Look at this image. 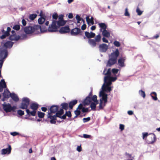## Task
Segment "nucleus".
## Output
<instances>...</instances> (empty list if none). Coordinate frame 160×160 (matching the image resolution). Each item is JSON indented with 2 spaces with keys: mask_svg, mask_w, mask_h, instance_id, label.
Masks as SVG:
<instances>
[{
  "mask_svg": "<svg viewBox=\"0 0 160 160\" xmlns=\"http://www.w3.org/2000/svg\"><path fill=\"white\" fill-rule=\"evenodd\" d=\"M45 114L44 112L38 111V117L40 118H43Z\"/></svg>",
  "mask_w": 160,
  "mask_h": 160,
  "instance_id": "nucleus-39",
  "label": "nucleus"
},
{
  "mask_svg": "<svg viewBox=\"0 0 160 160\" xmlns=\"http://www.w3.org/2000/svg\"><path fill=\"white\" fill-rule=\"evenodd\" d=\"M126 58L125 57H121L119 58L118 60V64L121 67H124L125 66L124 62Z\"/></svg>",
  "mask_w": 160,
  "mask_h": 160,
  "instance_id": "nucleus-17",
  "label": "nucleus"
},
{
  "mask_svg": "<svg viewBox=\"0 0 160 160\" xmlns=\"http://www.w3.org/2000/svg\"><path fill=\"white\" fill-rule=\"evenodd\" d=\"M2 32L3 34L0 36V38L1 39L5 38L6 37L9 36L8 34V33L5 32V30H2Z\"/></svg>",
  "mask_w": 160,
  "mask_h": 160,
  "instance_id": "nucleus-34",
  "label": "nucleus"
},
{
  "mask_svg": "<svg viewBox=\"0 0 160 160\" xmlns=\"http://www.w3.org/2000/svg\"><path fill=\"white\" fill-rule=\"evenodd\" d=\"M30 100L29 99L26 97L22 99V102L19 108L22 109H27Z\"/></svg>",
  "mask_w": 160,
  "mask_h": 160,
  "instance_id": "nucleus-8",
  "label": "nucleus"
},
{
  "mask_svg": "<svg viewBox=\"0 0 160 160\" xmlns=\"http://www.w3.org/2000/svg\"><path fill=\"white\" fill-rule=\"evenodd\" d=\"M86 20L88 24H89L90 23L92 25H93L94 23V18L93 17H92L90 19L89 16H87L86 17Z\"/></svg>",
  "mask_w": 160,
  "mask_h": 160,
  "instance_id": "nucleus-26",
  "label": "nucleus"
},
{
  "mask_svg": "<svg viewBox=\"0 0 160 160\" xmlns=\"http://www.w3.org/2000/svg\"><path fill=\"white\" fill-rule=\"evenodd\" d=\"M20 38V37L19 35H12L10 36L9 38L11 41H18Z\"/></svg>",
  "mask_w": 160,
  "mask_h": 160,
  "instance_id": "nucleus-20",
  "label": "nucleus"
},
{
  "mask_svg": "<svg viewBox=\"0 0 160 160\" xmlns=\"http://www.w3.org/2000/svg\"><path fill=\"white\" fill-rule=\"evenodd\" d=\"M97 100V96L96 95H93L91 98V101L92 100L93 102L96 101Z\"/></svg>",
  "mask_w": 160,
  "mask_h": 160,
  "instance_id": "nucleus-52",
  "label": "nucleus"
},
{
  "mask_svg": "<svg viewBox=\"0 0 160 160\" xmlns=\"http://www.w3.org/2000/svg\"><path fill=\"white\" fill-rule=\"evenodd\" d=\"M59 109V106L56 105H53L50 108L49 110L50 112L48 113H51V115H52L53 113H55L58 111Z\"/></svg>",
  "mask_w": 160,
  "mask_h": 160,
  "instance_id": "nucleus-15",
  "label": "nucleus"
},
{
  "mask_svg": "<svg viewBox=\"0 0 160 160\" xmlns=\"http://www.w3.org/2000/svg\"><path fill=\"white\" fill-rule=\"evenodd\" d=\"M119 55V52L118 49H116L114 52L111 53L109 56L107 66L110 67L115 64L117 62V58Z\"/></svg>",
  "mask_w": 160,
  "mask_h": 160,
  "instance_id": "nucleus-2",
  "label": "nucleus"
},
{
  "mask_svg": "<svg viewBox=\"0 0 160 160\" xmlns=\"http://www.w3.org/2000/svg\"><path fill=\"white\" fill-rule=\"evenodd\" d=\"M98 48L100 52H105L108 49V46L106 44L102 43L99 45Z\"/></svg>",
  "mask_w": 160,
  "mask_h": 160,
  "instance_id": "nucleus-12",
  "label": "nucleus"
},
{
  "mask_svg": "<svg viewBox=\"0 0 160 160\" xmlns=\"http://www.w3.org/2000/svg\"><path fill=\"white\" fill-rule=\"evenodd\" d=\"M106 69H105L104 70L103 72V74H104V75H106L105 77H110L111 76V74L110 69L109 68L108 70L107 71V72L106 73L105 72H106Z\"/></svg>",
  "mask_w": 160,
  "mask_h": 160,
  "instance_id": "nucleus-33",
  "label": "nucleus"
},
{
  "mask_svg": "<svg viewBox=\"0 0 160 160\" xmlns=\"http://www.w3.org/2000/svg\"><path fill=\"white\" fill-rule=\"evenodd\" d=\"M82 33L80 29L77 28L72 29L70 31L71 35L72 36H77L79 34L82 35Z\"/></svg>",
  "mask_w": 160,
  "mask_h": 160,
  "instance_id": "nucleus-10",
  "label": "nucleus"
},
{
  "mask_svg": "<svg viewBox=\"0 0 160 160\" xmlns=\"http://www.w3.org/2000/svg\"><path fill=\"white\" fill-rule=\"evenodd\" d=\"M66 116L69 118H71L72 116V114L70 111H66L65 114L62 116V119H65L66 118Z\"/></svg>",
  "mask_w": 160,
  "mask_h": 160,
  "instance_id": "nucleus-31",
  "label": "nucleus"
},
{
  "mask_svg": "<svg viewBox=\"0 0 160 160\" xmlns=\"http://www.w3.org/2000/svg\"><path fill=\"white\" fill-rule=\"evenodd\" d=\"M3 108L6 112H11V111L15 112L16 108L15 106L12 107L9 103L8 104H2Z\"/></svg>",
  "mask_w": 160,
  "mask_h": 160,
  "instance_id": "nucleus-6",
  "label": "nucleus"
},
{
  "mask_svg": "<svg viewBox=\"0 0 160 160\" xmlns=\"http://www.w3.org/2000/svg\"><path fill=\"white\" fill-rule=\"evenodd\" d=\"M0 85L2 86L4 88H6L7 87L6 82L4 79L1 80L0 82Z\"/></svg>",
  "mask_w": 160,
  "mask_h": 160,
  "instance_id": "nucleus-37",
  "label": "nucleus"
},
{
  "mask_svg": "<svg viewBox=\"0 0 160 160\" xmlns=\"http://www.w3.org/2000/svg\"><path fill=\"white\" fill-rule=\"evenodd\" d=\"M26 112L28 115L29 116H34L36 115V111L34 110H33L32 111L30 112L28 109H26Z\"/></svg>",
  "mask_w": 160,
  "mask_h": 160,
  "instance_id": "nucleus-25",
  "label": "nucleus"
},
{
  "mask_svg": "<svg viewBox=\"0 0 160 160\" xmlns=\"http://www.w3.org/2000/svg\"><path fill=\"white\" fill-rule=\"evenodd\" d=\"M102 40L103 42L106 43L108 42V40L105 37H103L102 38Z\"/></svg>",
  "mask_w": 160,
  "mask_h": 160,
  "instance_id": "nucleus-64",
  "label": "nucleus"
},
{
  "mask_svg": "<svg viewBox=\"0 0 160 160\" xmlns=\"http://www.w3.org/2000/svg\"><path fill=\"white\" fill-rule=\"evenodd\" d=\"M128 10V9L127 8H126L125 9L124 15L126 16L130 17V15Z\"/></svg>",
  "mask_w": 160,
  "mask_h": 160,
  "instance_id": "nucleus-45",
  "label": "nucleus"
},
{
  "mask_svg": "<svg viewBox=\"0 0 160 160\" xmlns=\"http://www.w3.org/2000/svg\"><path fill=\"white\" fill-rule=\"evenodd\" d=\"M113 44L115 46L117 47H119L120 46V42H119L116 41H115L113 42Z\"/></svg>",
  "mask_w": 160,
  "mask_h": 160,
  "instance_id": "nucleus-47",
  "label": "nucleus"
},
{
  "mask_svg": "<svg viewBox=\"0 0 160 160\" xmlns=\"http://www.w3.org/2000/svg\"><path fill=\"white\" fill-rule=\"evenodd\" d=\"M8 55V52L6 50L5 51L4 57L2 58V59L4 60V59H5L7 57Z\"/></svg>",
  "mask_w": 160,
  "mask_h": 160,
  "instance_id": "nucleus-55",
  "label": "nucleus"
},
{
  "mask_svg": "<svg viewBox=\"0 0 160 160\" xmlns=\"http://www.w3.org/2000/svg\"><path fill=\"white\" fill-rule=\"evenodd\" d=\"M101 39V36L100 34H98L96 36L94 39H89L88 43L91 46L95 47L97 45V42L99 43L100 42Z\"/></svg>",
  "mask_w": 160,
  "mask_h": 160,
  "instance_id": "nucleus-5",
  "label": "nucleus"
},
{
  "mask_svg": "<svg viewBox=\"0 0 160 160\" xmlns=\"http://www.w3.org/2000/svg\"><path fill=\"white\" fill-rule=\"evenodd\" d=\"M100 96L102 97V98L100 100L99 105V110H101L103 109L108 102V95L103 91H101L100 92Z\"/></svg>",
  "mask_w": 160,
  "mask_h": 160,
  "instance_id": "nucleus-3",
  "label": "nucleus"
},
{
  "mask_svg": "<svg viewBox=\"0 0 160 160\" xmlns=\"http://www.w3.org/2000/svg\"><path fill=\"white\" fill-rule=\"evenodd\" d=\"M4 61V60L3 59L0 60V69L2 67Z\"/></svg>",
  "mask_w": 160,
  "mask_h": 160,
  "instance_id": "nucleus-57",
  "label": "nucleus"
},
{
  "mask_svg": "<svg viewBox=\"0 0 160 160\" xmlns=\"http://www.w3.org/2000/svg\"><path fill=\"white\" fill-rule=\"evenodd\" d=\"M85 36L89 39L93 38L95 36V34L92 32H90L89 33V32L86 31L85 32Z\"/></svg>",
  "mask_w": 160,
  "mask_h": 160,
  "instance_id": "nucleus-18",
  "label": "nucleus"
},
{
  "mask_svg": "<svg viewBox=\"0 0 160 160\" xmlns=\"http://www.w3.org/2000/svg\"><path fill=\"white\" fill-rule=\"evenodd\" d=\"M55 113V114L53 115H51V113H48L47 114L48 118L50 119L49 122L51 124H56L57 117L62 119V114H61V113H60L58 111Z\"/></svg>",
  "mask_w": 160,
  "mask_h": 160,
  "instance_id": "nucleus-4",
  "label": "nucleus"
},
{
  "mask_svg": "<svg viewBox=\"0 0 160 160\" xmlns=\"http://www.w3.org/2000/svg\"><path fill=\"white\" fill-rule=\"evenodd\" d=\"M38 104L37 103H32L30 105V108L33 110L36 111L38 108Z\"/></svg>",
  "mask_w": 160,
  "mask_h": 160,
  "instance_id": "nucleus-22",
  "label": "nucleus"
},
{
  "mask_svg": "<svg viewBox=\"0 0 160 160\" xmlns=\"http://www.w3.org/2000/svg\"><path fill=\"white\" fill-rule=\"evenodd\" d=\"M91 98L89 96H87L83 102L84 105H89L91 102Z\"/></svg>",
  "mask_w": 160,
  "mask_h": 160,
  "instance_id": "nucleus-21",
  "label": "nucleus"
},
{
  "mask_svg": "<svg viewBox=\"0 0 160 160\" xmlns=\"http://www.w3.org/2000/svg\"><path fill=\"white\" fill-rule=\"evenodd\" d=\"M10 134L12 135L13 136H17L18 134H19V133L17 132H11Z\"/></svg>",
  "mask_w": 160,
  "mask_h": 160,
  "instance_id": "nucleus-53",
  "label": "nucleus"
},
{
  "mask_svg": "<svg viewBox=\"0 0 160 160\" xmlns=\"http://www.w3.org/2000/svg\"><path fill=\"white\" fill-rule=\"evenodd\" d=\"M13 42L11 41H7L4 43V46L8 48H11L13 45Z\"/></svg>",
  "mask_w": 160,
  "mask_h": 160,
  "instance_id": "nucleus-30",
  "label": "nucleus"
},
{
  "mask_svg": "<svg viewBox=\"0 0 160 160\" xmlns=\"http://www.w3.org/2000/svg\"><path fill=\"white\" fill-rule=\"evenodd\" d=\"M42 28H43L40 25H34L33 26H29L25 27L24 28V31L27 34H31L38 30H40L41 32L46 30L45 27H44L43 29H42Z\"/></svg>",
  "mask_w": 160,
  "mask_h": 160,
  "instance_id": "nucleus-1",
  "label": "nucleus"
},
{
  "mask_svg": "<svg viewBox=\"0 0 160 160\" xmlns=\"http://www.w3.org/2000/svg\"><path fill=\"white\" fill-rule=\"evenodd\" d=\"M78 102V100L75 99L70 102L68 104L69 107L70 109H72L73 107Z\"/></svg>",
  "mask_w": 160,
  "mask_h": 160,
  "instance_id": "nucleus-19",
  "label": "nucleus"
},
{
  "mask_svg": "<svg viewBox=\"0 0 160 160\" xmlns=\"http://www.w3.org/2000/svg\"><path fill=\"white\" fill-rule=\"evenodd\" d=\"M90 107L92 110H96V104L94 102H91L90 104Z\"/></svg>",
  "mask_w": 160,
  "mask_h": 160,
  "instance_id": "nucleus-40",
  "label": "nucleus"
},
{
  "mask_svg": "<svg viewBox=\"0 0 160 160\" xmlns=\"http://www.w3.org/2000/svg\"><path fill=\"white\" fill-rule=\"evenodd\" d=\"M11 30V28L10 27H8L7 28V31H5V32L6 33H8V34L9 35V34H10L9 32H10Z\"/></svg>",
  "mask_w": 160,
  "mask_h": 160,
  "instance_id": "nucleus-59",
  "label": "nucleus"
},
{
  "mask_svg": "<svg viewBox=\"0 0 160 160\" xmlns=\"http://www.w3.org/2000/svg\"><path fill=\"white\" fill-rule=\"evenodd\" d=\"M52 17L53 19H55V20L56 21L58 18V16L57 13H55L53 14Z\"/></svg>",
  "mask_w": 160,
  "mask_h": 160,
  "instance_id": "nucleus-48",
  "label": "nucleus"
},
{
  "mask_svg": "<svg viewBox=\"0 0 160 160\" xmlns=\"http://www.w3.org/2000/svg\"><path fill=\"white\" fill-rule=\"evenodd\" d=\"M10 97L15 102H18L19 101V99L18 96L14 93H10Z\"/></svg>",
  "mask_w": 160,
  "mask_h": 160,
  "instance_id": "nucleus-24",
  "label": "nucleus"
},
{
  "mask_svg": "<svg viewBox=\"0 0 160 160\" xmlns=\"http://www.w3.org/2000/svg\"><path fill=\"white\" fill-rule=\"evenodd\" d=\"M151 95L153 99L154 100L156 101L158 100L157 98V93L155 92H152L151 93Z\"/></svg>",
  "mask_w": 160,
  "mask_h": 160,
  "instance_id": "nucleus-35",
  "label": "nucleus"
},
{
  "mask_svg": "<svg viewBox=\"0 0 160 160\" xmlns=\"http://www.w3.org/2000/svg\"><path fill=\"white\" fill-rule=\"evenodd\" d=\"M102 35L107 38H109L110 37V33L106 29L103 30L102 31Z\"/></svg>",
  "mask_w": 160,
  "mask_h": 160,
  "instance_id": "nucleus-28",
  "label": "nucleus"
},
{
  "mask_svg": "<svg viewBox=\"0 0 160 160\" xmlns=\"http://www.w3.org/2000/svg\"><path fill=\"white\" fill-rule=\"evenodd\" d=\"M136 12L137 13L138 15L140 16L141 15L142 13V12L141 11L138 7L136 9Z\"/></svg>",
  "mask_w": 160,
  "mask_h": 160,
  "instance_id": "nucleus-44",
  "label": "nucleus"
},
{
  "mask_svg": "<svg viewBox=\"0 0 160 160\" xmlns=\"http://www.w3.org/2000/svg\"><path fill=\"white\" fill-rule=\"evenodd\" d=\"M157 138L155 135L154 134H151L147 139V141L149 144H153L156 142Z\"/></svg>",
  "mask_w": 160,
  "mask_h": 160,
  "instance_id": "nucleus-9",
  "label": "nucleus"
},
{
  "mask_svg": "<svg viewBox=\"0 0 160 160\" xmlns=\"http://www.w3.org/2000/svg\"><path fill=\"white\" fill-rule=\"evenodd\" d=\"M111 85H109L108 82H104V83L103 84L102 88V91H108L109 92H110L111 90V87L109 86Z\"/></svg>",
  "mask_w": 160,
  "mask_h": 160,
  "instance_id": "nucleus-13",
  "label": "nucleus"
},
{
  "mask_svg": "<svg viewBox=\"0 0 160 160\" xmlns=\"http://www.w3.org/2000/svg\"><path fill=\"white\" fill-rule=\"evenodd\" d=\"M119 128L121 131H122L124 129V125L122 124L120 125Z\"/></svg>",
  "mask_w": 160,
  "mask_h": 160,
  "instance_id": "nucleus-60",
  "label": "nucleus"
},
{
  "mask_svg": "<svg viewBox=\"0 0 160 160\" xmlns=\"http://www.w3.org/2000/svg\"><path fill=\"white\" fill-rule=\"evenodd\" d=\"M91 120V118L90 117H88L87 118H84L82 120L83 122H88Z\"/></svg>",
  "mask_w": 160,
  "mask_h": 160,
  "instance_id": "nucleus-46",
  "label": "nucleus"
},
{
  "mask_svg": "<svg viewBox=\"0 0 160 160\" xmlns=\"http://www.w3.org/2000/svg\"><path fill=\"white\" fill-rule=\"evenodd\" d=\"M139 94L143 98H145L146 95L145 92L142 90H140L139 91Z\"/></svg>",
  "mask_w": 160,
  "mask_h": 160,
  "instance_id": "nucleus-41",
  "label": "nucleus"
},
{
  "mask_svg": "<svg viewBox=\"0 0 160 160\" xmlns=\"http://www.w3.org/2000/svg\"><path fill=\"white\" fill-rule=\"evenodd\" d=\"M45 17H41L38 19V22L39 24H42L45 22Z\"/></svg>",
  "mask_w": 160,
  "mask_h": 160,
  "instance_id": "nucleus-36",
  "label": "nucleus"
},
{
  "mask_svg": "<svg viewBox=\"0 0 160 160\" xmlns=\"http://www.w3.org/2000/svg\"><path fill=\"white\" fill-rule=\"evenodd\" d=\"M22 23L23 25L24 26H25L26 25V22L24 19H23L22 20Z\"/></svg>",
  "mask_w": 160,
  "mask_h": 160,
  "instance_id": "nucleus-63",
  "label": "nucleus"
},
{
  "mask_svg": "<svg viewBox=\"0 0 160 160\" xmlns=\"http://www.w3.org/2000/svg\"><path fill=\"white\" fill-rule=\"evenodd\" d=\"M10 93H11L10 91L8 90L7 91H4L3 93L4 98H8L10 96Z\"/></svg>",
  "mask_w": 160,
  "mask_h": 160,
  "instance_id": "nucleus-29",
  "label": "nucleus"
},
{
  "mask_svg": "<svg viewBox=\"0 0 160 160\" xmlns=\"http://www.w3.org/2000/svg\"><path fill=\"white\" fill-rule=\"evenodd\" d=\"M88 111V108H85L84 107H83V108L82 109V112H87Z\"/></svg>",
  "mask_w": 160,
  "mask_h": 160,
  "instance_id": "nucleus-54",
  "label": "nucleus"
},
{
  "mask_svg": "<svg viewBox=\"0 0 160 160\" xmlns=\"http://www.w3.org/2000/svg\"><path fill=\"white\" fill-rule=\"evenodd\" d=\"M117 79L116 77H105L104 78V82H108L109 85H111L112 82H114Z\"/></svg>",
  "mask_w": 160,
  "mask_h": 160,
  "instance_id": "nucleus-11",
  "label": "nucleus"
},
{
  "mask_svg": "<svg viewBox=\"0 0 160 160\" xmlns=\"http://www.w3.org/2000/svg\"><path fill=\"white\" fill-rule=\"evenodd\" d=\"M37 16V15L36 14H30L29 18L30 20H33L36 18Z\"/></svg>",
  "mask_w": 160,
  "mask_h": 160,
  "instance_id": "nucleus-38",
  "label": "nucleus"
},
{
  "mask_svg": "<svg viewBox=\"0 0 160 160\" xmlns=\"http://www.w3.org/2000/svg\"><path fill=\"white\" fill-rule=\"evenodd\" d=\"M142 138L143 139H144L146 137L148 136V133L147 132H143L142 133Z\"/></svg>",
  "mask_w": 160,
  "mask_h": 160,
  "instance_id": "nucleus-56",
  "label": "nucleus"
},
{
  "mask_svg": "<svg viewBox=\"0 0 160 160\" xmlns=\"http://www.w3.org/2000/svg\"><path fill=\"white\" fill-rule=\"evenodd\" d=\"M98 25L100 28H101L100 31H102V30H104L106 29L107 28V25L104 23H98Z\"/></svg>",
  "mask_w": 160,
  "mask_h": 160,
  "instance_id": "nucleus-27",
  "label": "nucleus"
},
{
  "mask_svg": "<svg viewBox=\"0 0 160 160\" xmlns=\"http://www.w3.org/2000/svg\"><path fill=\"white\" fill-rule=\"evenodd\" d=\"M63 15H61L59 16L58 20H63Z\"/></svg>",
  "mask_w": 160,
  "mask_h": 160,
  "instance_id": "nucleus-62",
  "label": "nucleus"
},
{
  "mask_svg": "<svg viewBox=\"0 0 160 160\" xmlns=\"http://www.w3.org/2000/svg\"><path fill=\"white\" fill-rule=\"evenodd\" d=\"M76 18L77 20H82L83 22H84V20L82 18H81L78 15H77L76 16Z\"/></svg>",
  "mask_w": 160,
  "mask_h": 160,
  "instance_id": "nucleus-50",
  "label": "nucleus"
},
{
  "mask_svg": "<svg viewBox=\"0 0 160 160\" xmlns=\"http://www.w3.org/2000/svg\"><path fill=\"white\" fill-rule=\"evenodd\" d=\"M83 108V105L81 103L78 106V107L77 108V109H82Z\"/></svg>",
  "mask_w": 160,
  "mask_h": 160,
  "instance_id": "nucleus-58",
  "label": "nucleus"
},
{
  "mask_svg": "<svg viewBox=\"0 0 160 160\" xmlns=\"http://www.w3.org/2000/svg\"><path fill=\"white\" fill-rule=\"evenodd\" d=\"M12 149L10 145H8V148L6 149H3L1 150V153L2 154H9L11 153Z\"/></svg>",
  "mask_w": 160,
  "mask_h": 160,
  "instance_id": "nucleus-16",
  "label": "nucleus"
},
{
  "mask_svg": "<svg viewBox=\"0 0 160 160\" xmlns=\"http://www.w3.org/2000/svg\"><path fill=\"white\" fill-rule=\"evenodd\" d=\"M61 106L62 107V109L66 110H67L68 109V108H69L68 103L66 102L62 103L61 104Z\"/></svg>",
  "mask_w": 160,
  "mask_h": 160,
  "instance_id": "nucleus-32",
  "label": "nucleus"
},
{
  "mask_svg": "<svg viewBox=\"0 0 160 160\" xmlns=\"http://www.w3.org/2000/svg\"><path fill=\"white\" fill-rule=\"evenodd\" d=\"M74 113L76 115L79 116L81 112L80 110L77 109L74 111Z\"/></svg>",
  "mask_w": 160,
  "mask_h": 160,
  "instance_id": "nucleus-51",
  "label": "nucleus"
},
{
  "mask_svg": "<svg viewBox=\"0 0 160 160\" xmlns=\"http://www.w3.org/2000/svg\"><path fill=\"white\" fill-rule=\"evenodd\" d=\"M119 70L117 69L113 68L112 69V72L114 74H116L118 73Z\"/></svg>",
  "mask_w": 160,
  "mask_h": 160,
  "instance_id": "nucleus-49",
  "label": "nucleus"
},
{
  "mask_svg": "<svg viewBox=\"0 0 160 160\" xmlns=\"http://www.w3.org/2000/svg\"><path fill=\"white\" fill-rule=\"evenodd\" d=\"M87 25L85 24H83L81 27L82 30H85L86 28Z\"/></svg>",
  "mask_w": 160,
  "mask_h": 160,
  "instance_id": "nucleus-61",
  "label": "nucleus"
},
{
  "mask_svg": "<svg viewBox=\"0 0 160 160\" xmlns=\"http://www.w3.org/2000/svg\"><path fill=\"white\" fill-rule=\"evenodd\" d=\"M70 29L68 26L62 27L59 30V32L61 34L66 33L69 32Z\"/></svg>",
  "mask_w": 160,
  "mask_h": 160,
  "instance_id": "nucleus-14",
  "label": "nucleus"
},
{
  "mask_svg": "<svg viewBox=\"0 0 160 160\" xmlns=\"http://www.w3.org/2000/svg\"><path fill=\"white\" fill-rule=\"evenodd\" d=\"M66 21L64 20H58L57 21V25L58 28L65 24Z\"/></svg>",
  "mask_w": 160,
  "mask_h": 160,
  "instance_id": "nucleus-23",
  "label": "nucleus"
},
{
  "mask_svg": "<svg viewBox=\"0 0 160 160\" xmlns=\"http://www.w3.org/2000/svg\"><path fill=\"white\" fill-rule=\"evenodd\" d=\"M17 112V113L20 116H22L24 114V112L20 109L18 110Z\"/></svg>",
  "mask_w": 160,
  "mask_h": 160,
  "instance_id": "nucleus-42",
  "label": "nucleus"
},
{
  "mask_svg": "<svg viewBox=\"0 0 160 160\" xmlns=\"http://www.w3.org/2000/svg\"><path fill=\"white\" fill-rule=\"evenodd\" d=\"M20 26L19 25H15L13 27V29L15 30L18 31L20 29Z\"/></svg>",
  "mask_w": 160,
  "mask_h": 160,
  "instance_id": "nucleus-43",
  "label": "nucleus"
},
{
  "mask_svg": "<svg viewBox=\"0 0 160 160\" xmlns=\"http://www.w3.org/2000/svg\"><path fill=\"white\" fill-rule=\"evenodd\" d=\"M58 27L57 25V21L53 20L51 24L49 25L48 29V31L50 32H54L58 31Z\"/></svg>",
  "mask_w": 160,
  "mask_h": 160,
  "instance_id": "nucleus-7",
  "label": "nucleus"
}]
</instances>
